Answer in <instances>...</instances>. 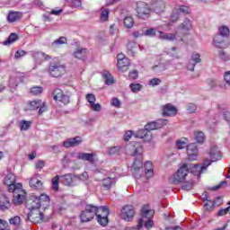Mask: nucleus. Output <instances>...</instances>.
<instances>
[{
	"instance_id": "obj_27",
	"label": "nucleus",
	"mask_w": 230,
	"mask_h": 230,
	"mask_svg": "<svg viewBox=\"0 0 230 230\" xmlns=\"http://www.w3.org/2000/svg\"><path fill=\"white\" fill-rule=\"evenodd\" d=\"M82 143V137H75L73 138H68L66 141L63 142V146L65 148H71L73 146H78Z\"/></svg>"
},
{
	"instance_id": "obj_35",
	"label": "nucleus",
	"mask_w": 230,
	"mask_h": 230,
	"mask_svg": "<svg viewBox=\"0 0 230 230\" xmlns=\"http://www.w3.org/2000/svg\"><path fill=\"white\" fill-rule=\"evenodd\" d=\"M115 184H116V178L107 177L102 180V186L106 190H111V188H112V186H114Z\"/></svg>"
},
{
	"instance_id": "obj_19",
	"label": "nucleus",
	"mask_w": 230,
	"mask_h": 230,
	"mask_svg": "<svg viewBox=\"0 0 230 230\" xmlns=\"http://www.w3.org/2000/svg\"><path fill=\"white\" fill-rule=\"evenodd\" d=\"M11 193H14L13 199V204L14 206H21L22 202H24V199H26V192H24V190H18V191H10Z\"/></svg>"
},
{
	"instance_id": "obj_33",
	"label": "nucleus",
	"mask_w": 230,
	"mask_h": 230,
	"mask_svg": "<svg viewBox=\"0 0 230 230\" xmlns=\"http://www.w3.org/2000/svg\"><path fill=\"white\" fill-rule=\"evenodd\" d=\"M157 33H159V39L162 40L173 41L177 39V34L175 33H166L161 31H157Z\"/></svg>"
},
{
	"instance_id": "obj_25",
	"label": "nucleus",
	"mask_w": 230,
	"mask_h": 230,
	"mask_svg": "<svg viewBox=\"0 0 230 230\" xmlns=\"http://www.w3.org/2000/svg\"><path fill=\"white\" fill-rule=\"evenodd\" d=\"M213 42L216 48H218L219 49H224L229 46V44L226 42V38L220 34L214 36Z\"/></svg>"
},
{
	"instance_id": "obj_51",
	"label": "nucleus",
	"mask_w": 230,
	"mask_h": 230,
	"mask_svg": "<svg viewBox=\"0 0 230 230\" xmlns=\"http://www.w3.org/2000/svg\"><path fill=\"white\" fill-rule=\"evenodd\" d=\"M31 93L33 96H39V94H42V87L41 86H33L31 89Z\"/></svg>"
},
{
	"instance_id": "obj_60",
	"label": "nucleus",
	"mask_w": 230,
	"mask_h": 230,
	"mask_svg": "<svg viewBox=\"0 0 230 230\" xmlns=\"http://www.w3.org/2000/svg\"><path fill=\"white\" fill-rule=\"evenodd\" d=\"M46 166V163L42 160H39L36 164H35V168L36 170H39L40 172V170H42V168H44Z\"/></svg>"
},
{
	"instance_id": "obj_20",
	"label": "nucleus",
	"mask_w": 230,
	"mask_h": 230,
	"mask_svg": "<svg viewBox=\"0 0 230 230\" xmlns=\"http://www.w3.org/2000/svg\"><path fill=\"white\" fill-rule=\"evenodd\" d=\"M208 155L211 160H205V161H209L211 163H217V161H220L222 159V153L218 150V147L216 146H212L210 147V150L208 152Z\"/></svg>"
},
{
	"instance_id": "obj_52",
	"label": "nucleus",
	"mask_w": 230,
	"mask_h": 230,
	"mask_svg": "<svg viewBox=\"0 0 230 230\" xmlns=\"http://www.w3.org/2000/svg\"><path fill=\"white\" fill-rule=\"evenodd\" d=\"M62 44H67V39L66 37H60L59 39L56 40L52 46H62Z\"/></svg>"
},
{
	"instance_id": "obj_3",
	"label": "nucleus",
	"mask_w": 230,
	"mask_h": 230,
	"mask_svg": "<svg viewBox=\"0 0 230 230\" xmlns=\"http://www.w3.org/2000/svg\"><path fill=\"white\" fill-rule=\"evenodd\" d=\"M39 206L40 205H31V203L26 204V208L29 210L28 219L30 222H32V224H42V222H48L49 220Z\"/></svg>"
},
{
	"instance_id": "obj_48",
	"label": "nucleus",
	"mask_w": 230,
	"mask_h": 230,
	"mask_svg": "<svg viewBox=\"0 0 230 230\" xmlns=\"http://www.w3.org/2000/svg\"><path fill=\"white\" fill-rule=\"evenodd\" d=\"M42 105V101L38 100V101H32L30 102V109L31 111H37L39 107Z\"/></svg>"
},
{
	"instance_id": "obj_41",
	"label": "nucleus",
	"mask_w": 230,
	"mask_h": 230,
	"mask_svg": "<svg viewBox=\"0 0 230 230\" xmlns=\"http://www.w3.org/2000/svg\"><path fill=\"white\" fill-rule=\"evenodd\" d=\"M221 35V37H229V28L226 25H222L218 29V34Z\"/></svg>"
},
{
	"instance_id": "obj_62",
	"label": "nucleus",
	"mask_w": 230,
	"mask_h": 230,
	"mask_svg": "<svg viewBox=\"0 0 230 230\" xmlns=\"http://www.w3.org/2000/svg\"><path fill=\"white\" fill-rule=\"evenodd\" d=\"M111 105H112V107L119 108L121 105V102L118 98H113L111 99Z\"/></svg>"
},
{
	"instance_id": "obj_16",
	"label": "nucleus",
	"mask_w": 230,
	"mask_h": 230,
	"mask_svg": "<svg viewBox=\"0 0 230 230\" xmlns=\"http://www.w3.org/2000/svg\"><path fill=\"white\" fill-rule=\"evenodd\" d=\"M168 124V120L164 119H158L157 121H153L147 123L144 128L150 132L152 130H157V128H161V127H164V125Z\"/></svg>"
},
{
	"instance_id": "obj_13",
	"label": "nucleus",
	"mask_w": 230,
	"mask_h": 230,
	"mask_svg": "<svg viewBox=\"0 0 230 230\" xmlns=\"http://www.w3.org/2000/svg\"><path fill=\"white\" fill-rule=\"evenodd\" d=\"M134 137H137L138 139H144V143H152V141H154L152 133L147 132L145 128L135 132Z\"/></svg>"
},
{
	"instance_id": "obj_47",
	"label": "nucleus",
	"mask_w": 230,
	"mask_h": 230,
	"mask_svg": "<svg viewBox=\"0 0 230 230\" xmlns=\"http://www.w3.org/2000/svg\"><path fill=\"white\" fill-rule=\"evenodd\" d=\"M124 26L125 28H132L134 26V19L131 16H127L124 18Z\"/></svg>"
},
{
	"instance_id": "obj_61",
	"label": "nucleus",
	"mask_w": 230,
	"mask_h": 230,
	"mask_svg": "<svg viewBox=\"0 0 230 230\" xmlns=\"http://www.w3.org/2000/svg\"><path fill=\"white\" fill-rule=\"evenodd\" d=\"M132 136H134V131L132 130H128L124 134V141H130Z\"/></svg>"
},
{
	"instance_id": "obj_64",
	"label": "nucleus",
	"mask_w": 230,
	"mask_h": 230,
	"mask_svg": "<svg viewBox=\"0 0 230 230\" xmlns=\"http://www.w3.org/2000/svg\"><path fill=\"white\" fill-rule=\"evenodd\" d=\"M6 221L0 219V230H10L8 226H6Z\"/></svg>"
},
{
	"instance_id": "obj_34",
	"label": "nucleus",
	"mask_w": 230,
	"mask_h": 230,
	"mask_svg": "<svg viewBox=\"0 0 230 230\" xmlns=\"http://www.w3.org/2000/svg\"><path fill=\"white\" fill-rule=\"evenodd\" d=\"M29 184L32 190H42V181L37 176L31 178Z\"/></svg>"
},
{
	"instance_id": "obj_40",
	"label": "nucleus",
	"mask_w": 230,
	"mask_h": 230,
	"mask_svg": "<svg viewBox=\"0 0 230 230\" xmlns=\"http://www.w3.org/2000/svg\"><path fill=\"white\" fill-rule=\"evenodd\" d=\"M96 220L100 226H102V227H105L107 224H109V216H99L96 217Z\"/></svg>"
},
{
	"instance_id": "obj_37",
	"label": "nucleus",
	"mask_w": 230,
	"mask_h": 230,
	"mask_svg": "<svg viewBox=\"0 0 230 230\" xmlns=\"http://www.w3.org/2000/svg\"><path fill=\"white\" fill-rule=\"evenodd\" d=\"M32 123L33 122H31L30 120H20L19 121L20 130H22V132L28 130V128H30V127H31Z\"/></svg>"
},
{
	"instance_id": "obj_43",
	"label": "nucleus",
	"mask_w": 230,
	"mask_h": 230,
	"mask_svg": "<svg viewBox=\"0 0 230 230\" xmlns=\"http://www.w3.org/2000/svg\"><path fill=\"white\" fill-rule=\"evenodd\" d=\"M188 139L183 138L181 140H178L176 142V147L178 148V150H182L184 148H188Z\"/></svg>"
},
{
	"instance_id": "obj_49",
	"label": "nucleus",
	"mask_w": 230,
	"mask_h": 230,
	"mask_svg": "<svg viewBox=\"0 0 230 230\" xmlns=\"http://www.w3.org/2000/svg\"><path fill=\"white\" fill-rule=\"evenodd\" d=\"M76 179V182L78 183V181H82L83 182H85V181L89 180V173H87V172H84L82 174L79 175H75Z\"/></svg>"
},
{
	"instance_id": "obj_9",
	"label": "nucleus",
	"mask_w": 230,
	"mask_h": 230,
	"mask_svg": "<svg viewBox=\"0 0 230 230\" xmlns=\"http://www.w3.org/2000/svg\"><path fill=\"white\" fill-rule=\"evenodd\" d=\"M49 73L50 76L58 78V76L66 73V66L60 63H50L49 66Z\"/></svg>"
},
{
	"instance_id": "obj_59",
	"label": "nucleus",
	"mask_w": 230,
	"mask_h": 230,
	"mask_svg": "<svg viewBox=\"0 0 230 230\" xmlns=\"http://www.w3.org/2000/svg\"><path fill=\"white\" fill-rule=\"evenodd\" d=\"M197 111V106L193 103H190L187 106V112H189L190 114H193Z\"/></svg>"
},
{
	"instance_id": "obj_26",
	"label": "nucleus",
	"mask_w": 230,
	"mask_h": 230,
	"mask_svg": "<svg viewBox=\"0 0 230 230\" xmlns=\"http://www.w3.org/2000/svg\"><path fill=\"white\" fill-rule=\"evenodd\" d=\"M179 30L181 31L183 35H190V31L193 30V24L190 19H185L183 22L179 26Z\"/></svg>"
},
{
	"instance_id": "obj_28",
	"label": "nucleus",
	"mask_w": 230,
	"mask_h": 230,
	"mask_svg": "<svg viewBox=\"0 0 230 230\" xmlns=\"http://www.w3.org/2000/svg\"><path fill=\"white\" fill-rule=\"evenodd\" d=\"M163 115L164 116H176L177 115V108L172 104H166L163 106Z\"/></svg>"
},
{
	"instance_id": "obj_38",
	"label": "nucleus",
	"mask_w": 230,
	"mask_h": 230,
	"mask_svg": "<svg viewBox=\"0 0 230 230\" xmlns=\"http://www.w3.org/2000/svg\"><path fill=\"white\" fill-rule=\"evenodd\" d=\"M103 78L105 79L106 85H112L114 84V77L109 72H104L102 74Z\"/></svg>"
},
{
	"instance_id": "obj_5",
	"label": "nucleus",
	"mask_w": 230,
	"mask_h": 230,
	"mask_svg": "<svg viewBox=\"0 0 230 230\" xmlns=\"http://www.w3.org/2000/svg\"><path fill=\"white\" fill-rule=\"evenodd\" d=\"M15 174L13 172H8L4 179V184L7 186L8 191H21L22 188V183H15Z\"/></svg>"
},
{
	"instance_id": "obj_17",
	"label": "nucleus",
	"mask_w": 230,
	"mask_h": 230,
	"mask_svg": "<svg viewBox=\"0 0 230 230\" xmlns=\"http://www.w3.org/2000/svg\"><path fill=\"white\" fill-rule=\"evenodd\" d=\"M53 96L56 102H60L61 103H64V105H67L70 102L69 96L64 94V92L58 88L54 90Z\"/></svg>"
},
{
	"instance_id": "obj_23",
	"label": "nucleus",
	"mask_w": 230,
	"mask_h": 230,
	"mask_svg": "<svg viewBox=\"0 0 230 230\" xmlns=\"http://www.w3.org/2000/svg\"><path fill=\"white\" fill-rule=\"evenodd\" d=\"M128 150H131L130 154L136 157L143 154V146L138 142H135L127 146Z\"/></svg>"
},
{
	"instance_id": "obj_14",
	"label": "nucleus",
	"mask_w": 230,
	"mask_h": 230,
	"mask_svg": "<svg viewBox=\"0 0 230 230\" xmlns=\"http://www.w3.org/2000/svg\"><path fill=\"white\" fill-rule=\"evenodd\" d=\"M31 56L34 58L35 64L39 65L42 64L44 60H51V57L44 52L32 50Z\"/></svg>"
},
{
	"instance_id": "obj_36",
	"label": "nucleus",
	"mask_w": 230,
	"mask_h": 230,
	"mask_svg": "<svg viewBox=\"0 0 230 230\" xmlns=\"http://www.w3.org/2000/svg\"><path fill=\"white\" fill-rule=\"evenodd\" d=\"M194 141L199 143V145H202L206 141V134H204L202 131H195Z\"/></svg>"
},
{
	"instance_id": "obj_8",
	"label": "nucleus",
	"mask_w": 230,
	"mask_h": 230,
	"mask_svg": "<svg viewBox=\"0 0 230 230\" xmlns=\"http://www.w3.org/2000/svg\"><path fill=\"white\" fill-rule=\"evenodd\" d=\"M211 166L210 161H205L202 165L199 164H188V170L190 173L197 175V177H200L201 173H204L208 170V167Z\"/></svg>"
},
{
	"instance_id": "obj_6",
	"label": "nucleus",
	"mask_w": 230,
	"mask_h": 230,
	"mask_svg": "<svg viewBox=\"0 0 230 230\" xmlns=\"http://www.w3.org/2000/svg\"><path fill=\"white\" fill-rule=\"evenodd\" d=\"M49 196L48 194L42 193L39 197L37 196H32L30 199H28L27 203L33 205H38L39 208H43L45 206H48L50 202Z\"/></svg>"
},
{
	"instance_id": "obj_39",
	"label": "nucleus",
	"mask_w": 230,
	"mask_h": 230,
	"mask_svg": "<svg viewBox=\"0 0 230 230\" xmlns=\"http://www.w3.org/2000/svg\"><path fill=\"white\" fill-rule=\"evenodd\" d=\"M117 58H118V66H119L120 67L123 66V62L125 64H130V60L127 58H125V55L123 54H119L117 56Z\"/></svg>"
},
{
	"instance_id": "obj_31",
	"label": "nucleus",
	"mask_w": 230,
	"mask_h": 230,
	"mask_svg": "<svg viewBox=\"0 0 230 230\" xmlns=\"http://www.w3.org/2000/svg\"><path fill=\"white\" fill-rule=\"evenodd\" d=\"M94 154L93 153H78L77 159L79 161H87L88 163H94Z\"/></svg>"
},
{
	"instance_id": "obj_4",
	"label": "nucleus",
	"mask_w": 230,
	"mask_h": 230,
	"mask_svg": "<svg viewBox=\"0 0 230 230\" xmlns=\"http://www.w3.org/2000/svg\"><path fill=\"white\" fill-rule=\"evenodd\" d=\"M189 169L188 164H183L172 177V184H181L182 182H186V179L188 177Z\"/></svg>"
},
{
	"instance_id": "obj_24",
	"label": "nucleus",
	"mask_w": 230,
	"mask_h": 230,
	"mask_svg": "<svg viewBox=\"0 0 230 230\" xmlns=\"http://www.w3.org/2000/svg\"><path fill=\"white\" fill-rule=\"evenodd\" d=\"M61 177V182L65 185V186H76L77 182H76V177L75 175L73 174H65L60 176Z\"/></svg>"
},
{
	"instance_id": "obj_54",
	"label": "nucleus",
	"mask_w": 230,
	"mask_h": 230,
	"mask_svg": "<svg viewBox=\"0 0 230 230\" xmlns=\"http://www.w3.org/2000/svg\"><path fill=\"white\" fill-rule=\"evenodd\" d=\"M1 209H9L10 208V199L8 198H4V201H0Z\"/></svg>"
},
{
	"instance_id": "obj_29",
	"label": "nucleus",
	"mask_w": 230,
	"mask_h": 230,
	"mask_svg": "<svg viewBox=\"0 0 230 230\" xmlns=\"http://www.w3.org/2000/svg\"><path fill=\"white\" fill-rule=\"evenodd\" d=\"M22 19V13L10 11L7 15L8 22H17V21H21Z\"/></svg>"
},
{
	"instance_id": "obj_7",
	"label": "nucleus",
	"mask_w": 230,
	"mask_h": 230,
	"mask_svg": "<svg viewBox=\"0 0 230 230\" xmlns=\"http://www.w3.org/2000/svg\"><path fill=\"white\" fill-rule=\"evenodd\" d=\"M96 211V208L93 205H86L85 209L83 210L80 215L79 218L83 224H85L87 222H91L94 218V212Z\"/></svg>"
},
{
	"instance_id": "obj_56",
	"label": "nucleus",
	"mask_w": 230,
	"mask_h": 230,
	"mask_svg": "<svg viewBox=\"0 0 230 230\" xmlns=\"http://www.w3.org/2000/svg\"><path fill=\"white\" fill-rule=\"evenodd\" d=\"M162 82L163 81L160 78H153L149 80L148 85H150L151 87H155L157 85H161Z\"/></svg>"
},
{
	"instance_id": "obj_42",
	"label": "nucleus",
	"mask_w": 230,
	"mask_h": 230,
	"mask_svg": "<svg viewBox=\"0 0 230 230\" xmlns=\"http://www.w3.org/2000/svg\"><path fill=\"white\" fill-rule=\"evenodd\" d=\"M17 39H19L17 37V34L11 33L8 39L5 41H4V46H10V44H13V42H15Z\"/></svg>"
},
{
	"instance_id": "obj_57",
	"label": "nucleus",
	"mask_w": 230,
	"mask_h": 230,
	"mask_svg": "<svg viewBox=\"0 0 230 230\" xmlns=\"http://www.w3.org/2000/svg\"><path fill=\"white\" fill-rule=\"evenodd\" d=\"M9 223L12 226H19V224H21V217L19 216H15L13 217H12L11 219H9Z\"/></svg>"
},
{
	"instance_id": "obj_53",
	"label": "nucleus",
	"mask_w": 230,
	"mask_h": 230,
	"mask_svg": "<svg viewBox=\"0 0 230 230\" xmlns=\"http://www.w3.org/2000/svg\"><path fill=\"white\" fill-rule=\"evenodd\" d=\"M146 37H155L157 35V30L151 28L144 31Z\"/></svg>"
},
{
	"instance_id": "obj_45",
	"label": "nucleus",
	"mask_w": 230,
	"mask_h": 230,
	"mask_svg": "<svg viewBox=\"0 0 230 230\" xmlns=\"http://www.w3.org/2000/svg\"><path fill=\"white\" fill-rule=\"evenodd\" d=\"M60 179H62V177L59 175H56L54 178H52V190H54V191H58Z\"/></svg>"
},
{
	"instance_id": "obj_12",
	"label": "nucleus",
	"mask_w": 230,
	"mask_h": 230,
	"mask_svg": "<svg viewBox=\"0 0 230 230\" xmlns=\"http://www.w3.org/2000/svg\"><path fill=\"white\" fill-rule=\"evenodd\" d=\"M226 121H229L230 113L229 111H226L224 108H218L217 114L214 116V118H210L208 120V125H216L218 122V119H220V116H222Z\"/></svg>"
},
{
	"instance_id": "obj_50",
	"label": "nucleus",
	"mask_w": 230,
	"mask_h": 230,
	"mask_svg": "<svg viewBox=\"0 0 230 230\" xmlns=\"http://www.w3.org/2000/svg\"><path fill=\"white\" fill-rule=\"evenodd\" d=\"M101 21L102 22L109 21V9H102Z\"/></svg>"
},
{
	"instance_id": "obj_32",
	"label": "nucleus",
	"mask_w": 230,
	"mask_h": 230,
	"mask_svg": "<svg viewBox=\"0 0 230 230\" xmlns=\"http://www.w3.org/2000/svg\"><path fill=\"white\" fill-rule=\"evenodd\" d=\"M94 217H109L110 211L106 206L94 207Z\"/></svg>"
},
{
	"instance_id": "obj_63",
	"label": "nucleus",
	"mask_w": 230,
	"mask_h": 230,
	"mask_svg": "<svg viewBox=\"0 0 230 230\" xmlns=\"http://www.w3.org/2000/svg\"><path fill=\"white\" fill-rule=\"evenodd\" d=\"M26 55V51L24 50H17L14 55V58L19 59L22 58V57H24Z\"/></svg>"
},
{
	"instance_id": "obj_10",
	"label": "nucleus",
	"mask_w": 230,
	"mask_h": 230,
	"mask_svg": "<svg viewBox=\"0 0 230 230\" xmlns=\"http://www.w3.org/2000/svg\"><path fill=\"white\" fill-rule=\"evenodd\" d=\"M137 15L138 19H148L150 17V7L145 2L137 3Z\"/></svg>"
},
{
	"instance_id": "obj_44",
	"label": "nucleus",
	"mask_w": 230,
	"mask_h": 230,
	"mask_svg": "<svg viewBox=\"0 0 230 230\" xmlns=\"http://www.w3.org/2000/svg\"><path fill=\"white\" fill-rule=\"evenodd\" d=\"M127 48L130 55L134 57V53H136V49H137L139 46L136 42H129L128 43Z\"/></svg>"
},
{
	"instance_id": "obj_22",
	"label": "nucleus",
	"mask_w": 230,
	"mask_h": 230,
	"mask_svg": "<svg viewBox=\"0 0 230 230\" xmlns=\"http://www.w3.org/2000/svg\"><path fill=\"white\" fill-rule=\"evenodd\" d=\"M180 13H190V8L187 5H181L179 9H174L171 15L172 22H175L179 19Z\"/></svg>"
},
{
	"instance_id": "obj_58",
	"label": "nucleus",
	"mask_w": 230,
	"mask_h": 230,
	"mask_svg": "<svg viewBox=\"0 0 230 230\" xmlns=\"http://www.w3.org/2000/svg\"><path fill=\"white\" fill-rule=\"evenodd\" d=\"M166 69H167V67H166V66H164V64H159L153 67V70L156 71V73H161V71H164Z\"/></svg>"
},
{
	"instance_id": "obj_30",
	"label": "nucleus",
	"mask_w": 230,
	"mask_h": 230,
	"mask_svg": "<svg viewBox=\"0 0 230 230\" xmlns=\"http://www.w3.org/2000/svg\"><path fill=\"white\" fill-rule=\"evenodd\" d=\"M122 152L123 146H110L106 148L107 155H121Z\"/></svg>"
},
{
	"instance_id": "obj_55",
	"label": "nucleus",
	"mask_w": 230,
	"mask_h": 230,
	"mask_svg": "<svg viewBox=\"0 0 230 230\" xmlns=\"http://www.w3.org/2000/svg\"><path fill=\"white\" fill-rule=\"evenodd\" d=\"M129 87H130L132 93H139V91H141V89H143V85H141L139 84H130Z\"/></svg>"
},
{
	"instance_id": "obj_21",
	"label": "nucleus",
	"mask_w": 230,
	"mask_h": 230,
	"mask_svg": "<svg viewBox=\"0 0 230 230\" xmlns=\"http://www.w3.org/2000/svg\"><path fill=\"white\" fill-rule=\"evenodd\" d=\"M187 154L190 161H197V157L199 156V147H197V144H190L187 146Z\"/></svg>"
},
{
	"instance_id": "obj_2",
	"label": "nucleus",
	"mask_w": 230,
	"mask_h": 230,
	"mask_svg": "<svg viewBox=\"0 0 230 230\" xmlns=\"http://www.w3.org/2000/svg\"><path fill=\"white\" fill-rule=\"evenodd\" d=\"M155 213V212L150 208V206H143L141 209L142 218L138 220L137 227H129L125 230H143V224H145L144 226L146 229H152V227H154V221H152V218H154ZM145 218L146 219V222Z\"/></svg>"
},
{
	"instance_id": "obj_15",
	"label": "nucleus",
	"mask_w": 230,
	"mask_h": 230,
	"mask_svg": "<svg viewBox=\"0 0 230 230\" xmlns=\"http://www.w3.org/2000/svg\"><path fill=\"white\" fill-rule=\"evenodd\" d=\"M85 98L89 103L90 109H92V111H93V112H100V111H102V104L95 103L96 96L94 94L88 93V94H86Z\"/></svg>"
},
{
	"instance_id": "obj_1",
	"label": "nucleus",
	"mask_w": 230,
	"mask_h": 230,
	"mask_svg": "<svg viewBox=\"0 0 230 230\" xmlns=\"http://www.w3.org/2000/svg\"><path fill=\"white\" fill-rule=\"evenodd\" d=\"M133 177L135 179H142V181H148L154 177V165L151 162H146L143 167L141 160H135L133 163Z\"/></svg>"
},
{
	"instance_id": "obj_11",
	"label": "nucleus",
	"mask_w": 230,
	"mask_h": 230,
	"mask_svg": "<svg viewBox=\"0 0 230 230\" xmlns=\"http://www.w3.org/2000/svg\"><path fill=\"white\" fill-rule=\"evenodd\" d=\"M134 215H136L134 207L130 205H126L121 208L120 218H122V220H125V222H130V220L134 218Z\"/></svg>"
},
{
	"instance_id": "obj_18",
	"label": "nucleus",
	"mask_w": 230,
	"mask_h": 230,
	"mask_svg": "<svg viewBox=\"0 0 230 230\" xmlns=\"http://www.w3.org/2000/svg\"><path fill=\"white\" fill-rule=\"evenodd\" d=\"M201 62L202 59L200 58V54L193 52L187 65V69L189 71H195V66H197V64H200Z\"/></svg>"
},
{
	"instance_id": "obj_46",
	"label": "nucleus",
	"mask_w": 230,
	"mask_h": 230,
	"mask_svg": "<svg viewBox=\"0 0 230 230\" xmlns=\"http://www.w3.org/2000/svg\"><path fill=\"white\" fill-rule=\"evenodd\" d=\"M85 54H86L85 49H78L75 52H74V57L75 58L82 59V58H84Z\"/></svg>"
}]
</instances>
